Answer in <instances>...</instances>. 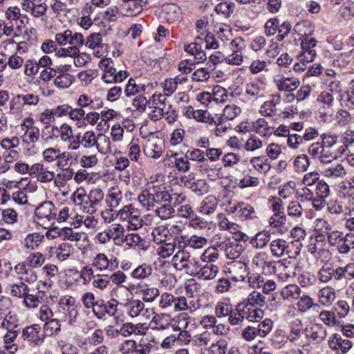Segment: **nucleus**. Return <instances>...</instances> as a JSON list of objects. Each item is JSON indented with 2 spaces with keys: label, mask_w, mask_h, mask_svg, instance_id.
I'll list each match as a JSON object with an SVG mask.
<instances>
[{
  "label": "nucleus",
  "mask_w": 354,
  "mask_h": 354,
  "mask_svg": "<svg viewBox=\"0 0 354 354\" xmlns=\"http://www.w3.org/2000/svg\"><path fill=\"white\" fill-rule=\"evenodd\" d=\"M198 168L203 176L212 181H215L221 178L220 173L222 167L207 161V160L204 163L200 164Z\"/></svg>",
  "instance_id": "21"
},
{
  "label": "nucleus",
  "mask_w": 354,
  "mask_h": 354,
  "mask_svg": "<svg viewBox=\"0 0 354 354\" xmlns=\"http://www.w3.org/2000/svg\"><path fill=\"white\" fill-rule=\"evenodd\" d=\"M328 345L333 351L346 353L352 348L353 343L349 339H344L340 335L334 333L329 337Z\"/></svg>",
  "instance_id": "18"
},
{
  "label": "nucleus",
  "mask_w": 354,
  "mask_h": 354,
  "mask_svg": "<svg viewBox=\"0 0 354 354\" xmlns=\"http://www.w3.org/2000/svg\"><path fill=\"white\" fill-rule=\"evenodd\" d=\"M250 165L259 173L266 175L271 169L270 163L266 156H255L250 159Z\"/></svg>",
  "instance_id": "34"
},
{
  "label": "nucleus",
  "mask_w": 354,
  "mask_h": 354,
  "mask_svg": "<svg viewBox=\"0 0 354 354\" xmlns=\"http://www.w3.org/2000/svg\"><path fill=\"white\" fill-rule=\"evenodd\" d=\"M318 317L319 320L328 327H335L339 324V321L333 311L322 310L319 313Z\"/></svg>",
  "instance_id": "55"
},
{
  "label": "nucleus",
  "mask_w": 354,
  "mask_h": 354,
  "mask_svg": "<svg viewBox=\"0 0 354 354\" xmlns=\"http://www.w3.org/2000/svg\"><path fill=\"white\" fill-rule=\"evenodd\" d=\"M322 174L329 179H343L347 175V171L342 164L335 163L325 167Z\"/></svg>",
  "instance_id": "23"
},
{
  "label": "nucleus",
  "mask_w": 354,
  "mask_h": 354,
  "mask_svg": "<svg viewBox=\"0 0 354 354\" xmlns=\"http://www.w3.org/2000/svg\"><path fill=\"white\" fill-rule=\"evenodd\" d=\"M271 234L269 231L259 232L250 241V243L255 248H263L270 241Z\"/></svg>",
  "instance_id": "43"
},
{
  "label": "nucleus",
  "mask_w": 354,
  "mask_h": 354,
  "mask_svg": "<svg viewBox=\"0 0 354 354\" xmlns=\"http://www.w3.org/2000/svg\"><path fill=\"white\" fill-rule=\"evenodd\" d=\"M198 271V279L204 281H209L216 278L218 273L219 268L214 263L203 262Z\"/></svg>",
  "instance_id": "27"
},
{
  "label": "nucleus",
  "mask_w": 354,
  "mask_h": 354,
  "mask_svg": "<svg viewBox=\"0 0 354 354\" xmlns=\"http://www.w3.org/2000/svg\"><path fill=\"white\" fill-rule=\"evenodd\" d=\"M75 171L71 167L60 169V171L55 174L54 186L59 189L65 187L68 182L72 180Z\"/></svg>",
  "instance_id": "28"
},
{
  "label": "nucleus",
  "mask_w": 354,
  "mask_h": 354,
  "mask_svg": "<svg viewBox=\"0 0 354 354\" xmlns=\"http://www.w3.org/2000/svg\"><path fill=\"white\" fill-rule=\"evenodd\" d=\"M77 226L84 224L87 228L95 229L97 227L98 221L93 214H86V215H78L76 216V223Z\"/></svg>",
  "instance_id": "60"
},
{
  "label": "nucleus",
  "mask_w": 354,
  "mask_h": 354,
  "mask_svg": "<svg viewBox=\"0 0 354 354\" xmlns=\"http://www.w3.org/2000/svg\"><path fill=\"white\" fill-rule=\"evenodd\" d=\"M95 147L97 151L102 154H106L112 151L110 139L103 133H99L97 136Z\"/></svg>",
  "instance_id": "51"
},
{
  "label": "nucleus",
  "mask_w": 354,
  "mask_h": 354,
  "mask_svg": "<svg viewBox=\"0 0 354 354\" xmlns=\"http://www.w3.org/2000/svg\"><path fill=\"white\" fill-rule=\"evenodd\" d=\"M153 241L157 243H162L165 241H170L169 232L168 228L165 225H159L156 227L151 232Z\"/></svg>",
  "instance_id": "42"
},
{
  "label": "nucleus",
  "mask_w": 354,
  "mask_h": 354,
  "mask_svg": "<svg viewBox=\"0 0 354 354\" xmlns=\"http://www.w3.org/2000/svg\"><path fill=\"white\" fill-rule=\"evenodd\" d=\"M174 159V166L178 171L181 172H187L190 169V162L189 158L185 153V156L175 153L172 155Z\"/></svg>",
  "instance_id": "56"
},
{
  "label": "nucleus",
  "mask_w": 354,
  "mask_h": 354,
  "mask_svg": "<svg viewBox=\"0 0 354 354\" xmlns=\"http://www.w3.org/2000/svg\"><path fill=\"white\" fill-rule=\"evenodd\" d=\"M180 180L185 187L190 189L198 196H203L208 192V185L204 179H195L192 175H189Z\"/></svg>",
  "instance_id": "10"
},
{
  "label": "nucleus",
  "mask_w": 354,
  "mask_h": 354,
  "mask_svg": "<svg viewBox=\"0 0 354 354\" xmlns=\"http://www.w3.org/2000/svg\"><path fill=\"white\" fill-rule=\"evenodd\" d=\"M55 42L60 46L68 47L60 48L57 52L59 57L67 55H75L79 52L80 47L84 46V37L82 33L73 32L71 30H66L64 32H58L55 36Z\"/></svg>",
  "instance_id": "1"
},
{
  "label": "nucleus",
  "mask_w": 354,
  "mask_h": 354,
  "mask_svg": "<svg viewBox=\"0 0 354 354\" xmlns=\"http://www.w3.org/2000/svg\"><path fill=\"white\" fill-rule=\"evenodd\" d=\"M301 292V288L297 285L289 284L281 289V296L286 300H297L299 299Z\"/></svg>",
  "instance_id": "37"
},
{
  "label": "nucleus",
  "mask_w": 354,
  "mask_h": 354,
  "mask_svg": "<svg viewBox=\"0 0 354 354\" xmlns=\"http://www.w3.org/2000/svg\"><path fill=\"white\" fill-rule=\"evenodd\" d=\"M217 245L225 251L227 258L230 259H238L243 252V247L236 241L223 239L216 242Z\"/></svg>",
  "instance_id": "16"
},
{
  "label": "nucleus",
  "mask_w": 354,
  "mask_h": 354,
  "mask_svg": "<svg viewBox=\"0 0 354 354\" xmlns=\"http://www.w3.org/2000/svg\"><path fill=\"white\" fill-rule=\"evenodd\" d=\"M266 297L263 294L254 290L249 294L244 302L254 308H261L266 304Z\"/></svg>",
  "instance_id": "45"
},
{
  "label": "nucleus",
  "mask_w": 354,
  "mask_h": 354,
  "mask_svg": "<svg viewBox=\"0 0 354 354\" xmlns=\"http://www.w3.org/2000/svg\"><path fill=\"white\" fill-rule=\"evenodd\" d=\"M61 321L57 318H53L46 322L43 327V333L46 336L51 337L58 334L61 330Z\"/></svg>",
  "instance_id": "44"
},
{
  "label": "nucleus",
  "mask_w": 354,
  "mask_h": 354,
  "mask_svg": "<svg viewBox=\"0 0 354 354\" xmlns=\"http://www.w3.org/2000/svg\"><path fill=\"white\" fill-rule=\"evenodd\" d=\"M182 243L185 244V246H189L194 249H201L207 245V240L204 236L193 234L187 239L184 236V241Z\"/></svg>",
  "instance_id": "50"
},
{
  "label": "nucleus",
  "mask_w": 354,
  "mask_h": 354,
  "mask_svg": "<svg viewBox=\"0 0 354 354\" xmlns=\"http://www.w3.org/2000/svg\"><path fill=\"white\" fill-rule=\"evenodd\" d=\"M127 315L131 318H137L140 321H146L150 319L152 310L145 307V303L140 299H131L123 304Z\"/></svg>",
  "instance_id": "3"
},
{
  "label": "nucleus",
  "mask_w": 354,
  "mask_h": 354,
  "mask_svg": "<svg viewBox=\"0 0 354 354\" xmlns=\"http://www.w3.org/2000/svg\"><path fill=\"white\" fill-rule=\"evenodd\" d=\"M272 263L273 261H270L269 256L264 252L256 253L252 259V266L261 269L265 273H269Z\"/></svg>",
  "instance_id": "31"
},
{
  "label": "nucleus",
  "mask_w": 354,
  "mask_h": 354,
  "mask_svg": "<svg viewBox=\"0 0 354 354\" xmlns=\"http://www.w3.org/2000/svg\"><path fill=\"white\" fill-rule=\"evenodd\" d=\"M6 291L11 296L21 299L29 292L30 288L24 281L18 279L17 281L7 285Z\"/></svg>",
  "instance_id": "25"
},
{
  "label": "nucleus",
  "mask_w": 354,
  "mask_h": 354,
  "mask_svg": "<svg viewBox=\"0 0 354 354\" xmlns=\"http://www.w3.org/2000/svg\"><path fill=\"white\" fill-rule=\"evenodd\" d=\"M255 132L263 137H267L272 134L273 127H270L263 118H259L253 123Z\"/></svg>",
  "instance_id": "48"
},
{
  "label": "nucleus",
  "mask_w": 354,
  "mask_h": 354,
  "mask_svg": "<svg viewBox=\"0 0 354 354\" xmlns=\"http://www.w3.org/2000/svg\"><path fill=\"white\" fill-rule=\"evenodd\" d=\"M44 236L39 233L29 234L26 236L24 241V246L28 250H34L40 245Z\"/></svg>",
  "instance_id": "49"
},
{
  "label": "nucleus",
  "mask_w": 354,
  "mask_h": 354,
  "mask_svg": "<svg viewBox=\"0 0 354 354\" xmlns=\"http://www.w3.org/2000/svg\"><path fill=\"white\" fill-rule=\"evenodd\" d=\"M92 266L100 272L113 271L118 268L117 259L111 256L109 258L104 253H97L92 261Z\"/></svg>",
  "instance_id": "6"
},
{
  "label": "nucleus",
  "mask_w": 354,
  "mask_h": 354,
  "mask_svg": "<svg viewBox=\"0 0 354 354\" xmlns=\"http://www.w3.org/2000/svg\"><path fill=\"white\" fill-rule=\"evenodd\" d=\"M156 207L171 203L173 198L165 187L156 186Z\"/></svg>",
  "instance_id": "52"
},
{
  "label": "nucleus",
  "mask_w": 354,
  "mask_h": 354,
  "mask_svg": "<svg viewBox=\"0 0 354 354\" xmlns=\"http://www.w3.org/2000/svg\"><path fill=\"white\" fill-rule=\"evenodd\" d=\"M74 253L73 246L68 243H62L55 248V255L59 261H65Z\"/></svg>",
  "instance_id": "47"
},
{
  "label": "nucleus",
  "mask_w": 354,
  "mask_h": 354,
  "mask_svg": "<svg viewBox=\"0 0 354 354\" xmlns=\"http://www.w3.org/2000/svg\"><path fill=\"white\" fill-rule=\"evenodd\" d=\"M248 270V264L241 261H234L227 263V272L235 281H244Z\"/></svg>",
  "instance_id": "15"
},
{
  "label": "nucleus",
  "mask_w": 354,
  "mask_h": 354,
  "mask_svg": "<svg viewBox=\"0 0 354 354\" xmlns=\"http://www.w3.org/2000/svg\"><path fill=\"white\" fill-rule=\"evenodd\" d=\"M109 277L110 279V282L111 281L113 283L117 286V287L112 290L111 295L113 297L119 298L120 295H122L124 292V290L122 289V288H124V286L121 285L126 281L127 276L122 271L118 270L112 273L110 276H109Z\"/></svg>",
  "instance_id": "33"
},
{
  "label": "nucleus",
  "mask_w": 354,
  "mask_h": 354,
  "mask_svg": "<svg viewBox=\"0 0 354 354\" xmlns=\"http://www.w3.org/2000/svg\"><path fill=\"white\" fill-rule=\"evenodd\" d=\"M22 337L24 339L31 342L35 345L41 344L45 339V335L41 332V326L37 324L24 328L22 331Z\"/></svg>",
  "instance_id": "14"
},
{
  "label": "nucleus",
  "mask_w": 354,
  "mask_h": 354,
  "mask_svg": "<svg viewBox=\"0 0 354 354\" xmlns=\"http://www.w3.org/2000/svg\"><path fill=\"white\" fill-rule=\"evenodd\" d=\"M145 154L153 159L158 158L162 153V142L158 136L151 134L143 145Z\"/></svg>",
  "instance_id": "5"
},
{
  "label": "nucleus",
  "mask_w": 354,
  "mask_h": 354,
  "mask_svg": "<svg viewBox=\"0 0 354 354\" xmlns=\"http://www.w3.org/2000/svg\"><path fill=\"white\" fill-rule=\"evenodd\" d=\"M33 123L32 118H26L22 124V129L26 130L24 137L32 143L37 142L39 138V130L33 125Z\"/></svg>",
  "instance_id": "32"
},
{
  "label": "nucleus",
  "mask_w": 354,
  "mask_h": 354,
  "mask_svg": "<svg viewBox=\"0 0 354 354\" xmlns=\"http://www.w3.org/2000/svg\"><path fill=\"white\" fill-rule=\"evenodd\" d=\"M35 215L41 221H54L57 216L55 205L51 201H44L39 204L35 211Z\"/></svg>",
  "instance_id": "13"
},
{
  "label": "nucleus",
  "mask_w": 354,
  "mask_h": 354,
  "mask_svg": "<svg viewBox=\"0 0 354 354\" xmlns=\"http://www.w3.org/2000/svg\"><path fill=\"white\" fill-rule=\"evenodd\" d=\"M32 178H36L41 183H54L55 172L50 170L48 167L42 162H35L33 164Z\"/></svg>",
  "instance_id": "7"
},
{
  "label": "nucleus",
  "mask_w": 354,
  "mask_h": 354,
  "mask_svg": "<svg viewBox=\"0 0 354 354\" xmlns=\"http://www.w3.org/2000/svg\"><path fill=\"white\" fill-rule=\"evenodd\" d=\"M156 186L153 185L145 189L138 195V202L147 210L156 207Z\"/></svg>",
  "instance_id": "22"
},
{
  "label": "nucleus",
  "mask_w": 354,
  "mask_h": 354,
  "mask_svg": "<svg viewBox=\"0 0 354 354\" xmlns=\"http://www.w3.org/2000/svg\"><path fill=\"white\" fill-rule=\"evenodd\" d=\"M237 310L240 312V315L244 319L249 322H259L264 314L263 310L261 308H254L244 301L238 304Z\"/></svg>",
  "instance_id": "12"
},
{
  "label": "nucleus",
  "mask_w": 354,
  "mask_h": 354,
  "mask_svg": "<svg viewBox=\"0 0 354 354\" xmlns=\"http://www.w3.org/2000/svg\"><path fill=\"white\" fill-rule=\"evenodd\" d=\"M127 77V73L124 71H116V69L112 67H108L105 65L104 73L102 75V80L106 83L121 82Z\"/></svg>",
  "instance_id": "30"
},
{
  "label": "nucleus",
  "mask_w": 354,
  "mask_h": 354,
  "mask_svg": "<svg viewBox=\"0 0 354 354\" xmlns=\"http://www.w3.org/2000/svg\"><path fill=\"white\" fill-rule=\"evenodd\" d=\"M171 317L168 314H156L151 320V324H154L153 329L157 330H163L167 329L170 325Z\"/></svg>",
  "instance_id": "38"
},
{
  "label": "nucleus",
  "mask_w": 354,
  "mask_h": 354,
  "mask_svg": "<svg viewBox=\"0 0 354 354\" xmlns=\"http://www.w3.org/2000/svg\"><path fill=\"white\" fill-rule=\"evenodd\" d=\"M15 272L19 276V279L26 283H33L37 280L36 270L27 266L24 263H19L15 266Z\"/></svg>",
  "instance_id": "19"
},
{
  "label": "nucleus",
  "mask_w": 354,
  "mask_h": 354,
  "mask_svg": "<svg viewBox=\"0 0 354 354\" xmlns=\"http://www.w3.org/2000/svg\"><path fill=\"white\" fill-rule=\"evenodd\" d=\"M148 327L143 324H134L131 322L124 324L120 329V333L124 337H129L131 335H142L147 333Z\"/></svg>",
  "instance_id": "26"
},
{
  "label": "nucleus",
  "mask_w": 354,
  "mask_h": 354,
  "mask_svg": "<svg viewBox=\"0 0 354 354\" xmlns=\"http://www.w3.org/2000/svg\"><path fill=\"white\" fill-rule=\"evenodd\" d=\"M45 260V257L42 253L35 252L28 255L23 263L36 270L44 264Z\"/></svg>",
  "instance_id": "41"
},
{
  "label": "nucleus",
  "mask_w": 354,
  "mask_h": 354,
  "mask_svg": "<svg viewBox=\"0 0 354 354\" xmlns=\"http://www.w3.org/2000/svg\"><path fill=\"white\" fill-rule=\"evenodd\" d=\"M44 161L48 164H51L59 159L71 157V153L68 151H60L59 149L49 147L44 149L41 153Z\"/></svg>",
  "instance_id": "29"
},
{
  "label": "nucleus",
  "mask_w": 354,
  "mask_h": 354,
  "mask_svg": "<svg viewBox=\"0 0 354 354\" xmlns=\"http://www.w3.org/2000/svg\"><path fill=\"white\" fill-rule=\"evenodd\" d=\"M337 298L335 288L330 286H326L317 292L318 302L326 308L333 305Z\"/></svg>",
  "instance_id": "20"
},
{
  "label": "nucleus",
  "mask_w": 354,
  "mask_h": 354,
  "mask_svg": "<svg viewBox=\"0 0 354 354\" xmlns=\"http://www.w3.org/2000/svg\"><path fill=\"white\" fill-rule=\"evenodd\" d=\"M217 207L216 198L212 196L207 197L200 204L199 212L204 214H210L213 213Z\"/></svg>",
  "instance_id": "54"
},
{
  "label": "nucleus",
  "mask_w": 354,
  "mask_h": 354,
  "mask_svg": "<svg viewBox=\"0 0 354 354\" xmlns=\"http://www.w3.org/2000/svg\"><path fill=\"white\" fill-rule=\"evenodd\" d=\"M57 314L63 322L73 325L79 314L76 299L69 295L61 297L57 305Z\"/></svg>",
  "instance_id": "2"
},
{
  "label": "nucleus",
  "mask_w": 354,
  "mask_h": 354,
  "mask_svg": "<svg viewBox=\"0 0 354 354\" xmlns=\"http://www.w3.org/2000/svg\"><path fill=\"white\" fill-rule=\"evenodd\" d=\"M289 328L290 331L286 337L287 340L295 345L304 346L305 345L304 338L305 329H304L302 321L299 319H296L290 324Z\"/></svg>",
  "instance_id": "4"
},
{
  "label": "nucleus",
  "mask_w": 354,
  "mask_h": 354,
  "mask_svg": "<svg viewBox=\"0 0 354 354\" xmlns=\"http://www.w3.org/2000/svg\"><path fill=\"white\" fill-rule=\"evenodd\" d=\"M147 3L146 0H132L130 2L122 4L121 8L124 10L125 16H135L139 14Z\"/></svg>",
  "instance_id": "35"
},
{
  "label": "nucleus",
  "mask_w": 354,
  "mask_h": 354,
  "mask_svg": "<svg viewBox=\"0 0 354 354\" xmlns=\"http://www.w3.org/2000/svg\"><path fill=\"white\" fill-rule=\"evenodd\" d=\"M22 8L30 12L34 17L39 18L46 15L48 6L44 0H24L22 3Z\"/></svg>",
  "instance_id": "9"
},
{
  "label": "nucleus",
  "mask_w": 354,
  "mask_h": 354,
  "mask_svg": "<svg viewBox=\"0 0 354 354\" xmlns=\"http://www.w3.org/2000/svg\"><path fill=\"white\" fill-rule=\"evenodd\" d=\"M328 335L326 328L321 324H313L310 328H305L306 337L313 344H320Z\"/></svg>",
  "instance_id": "11"
},
{
  "label": "nucleus",
  "mask_w": 354,
  "mask_h": 354,
  "mask_svg": "<svg viewBox=\"0 0 354 354\" xmlns=\"http://www.w3.org/2000/svg\"><path fill=\"white\" fill-rule=\"evenodd\" d=\"M218 225L221 230H227L232 234L239 232V226L234 222L230 221L224 214L217 215Z\"/></svg>",
  "instance_id": "39"
},
{
  "label": "nucleus",
  "mask_w": 354,
  "mask_h": 354,
  "mask_svg": "<svg viewBox=\"0 0 354 354\" xmlns=\"http://www.w3.org/2000/svg\"><path fill=\"white\" fill-rule=\"evenodd\" d=\"M151 273L152 268L151 266L143 263L135 268L131 275L133 278L136 279H144L150 276Z\"/></svg>",
  "instance_id": "59"
},
{
  "label": "nucleus",
  "mask_w": 354,
  "mask_h": 354,
  "mask_svg": "<svg viewBox=\"0 0 354 354\" xmlns=\"http://www.w3.org/2000/svg\"><path fill=\"white\" fill-rule=\"evenodd\" d=\"M289 249V243L282 239H274L270 243V252L273 257L277 258L288 255L290 252Z\"/></svg>",
  "instance_id": "24"
},
{
  "label": "nucleus",
  "mask_w": 354,
  "mask_h": 354,
  "mask_svg": "<svg viewBox=\"0 0 354 354\" xmlns=\"http://www.w3.org/2000/svg\"><path fill=\"white\" fill-rule=\"evenodd\" d=\"M76 216L77 214L75 212L73 207L65 206L62 208L55 218L59 223L68 222L70 223H76Z\"/></svg>",
  "instance_id": "36"
},
{
  "label": "nucleus",
  "mask_w": 354,
  "mask_h": 354,
  "mask_svg": "<svg viewBox=\"0 0 354 354\" xmlns=\"http://www.w3.org/2000/svg\"><path fill=\"white\" fill-rule=\"evenodd\" d=\"M84 45L85 46L95 49L102 46V36L100 32H93L90 34L86 39L84 38Z\"/></svg>",
  "instance_id": "61"
},
{
  "label": "nucleus",
  "mask_w": 354,
  "mask_h": 354,
  "mask_svg": "<svg viewBox=\"0 0 354 354\" xmlns=\"http://www.w3.org/2000/svg\"><path fill=\"white\" fill-rule=\"evenodd\" d=\"M354 248V233H348L344 236L341 243L337 245V250L340 254H348Z\"/></svg>",
  "instance_id": "53"
},
{
  "label": "nucleus",
  "mask_w": 354,
  "mask_h": 354,
  "mask_svg": "<svg viewBox=\"0 0 354 354\" xmlns=\"http://www.w3.org/2000/svg\"><path fill=\"white\" fill-rule=\"evenodd\" d=\"M288 215L297 218L302 219L304 216V209L301 205L296 201H291L287 207Z\"/></svg>",
  "instance_id": "64"
},
{
  "label": "nucleus",
  "mask_w": 354,
  "mask_h": 354,
  "mask_svg": "<svg viewBox=\"0 0 354 354\" xmlns=\"http://www.w3.org/2000/svg\"><path fill=\"white\" fill-rule=\"evenodd\" d=\"M59 236L64 240H68L71 241H80L82 236V233L75 232L71 227L62 228L58 233Z\"/></svg>",
  "instance_id": "63"
},
{
  "label": "nucleus",
  "mask_w": 354,
  "mask_h": 354,
  "mask_svg": "<svg viewBox=\"0 0 354 354\" xmlns=\"http://www.w3.org/2000/svg\"><path fill=\"white\" fill-rule=\"evenodd\" d=\"M140 293L142 300L146 302H153L160 295L159 290L155 287H151L147 284L140 286Z\"/></svg>",
  "instance_id": "46"
},
{
  "label": "nucleus",
  "mask_w": 354,
  "mask_h": 354,
  "mask_svg": "<svg viewBox=\"0 0 354 354\" xmlns=\"http://www.w3.org/2000/svg\"><path fill=\"white\" fill-rule=\"evenodd\" d=\"M156 214L162 220H167L173 216L174 214V208L171 203L161 205L155 207Z\"/></svg>",
  "instance_id": "57"
},
{
  "label": "nucleus",
  "mask_w": 354,
  "mask_h": 354,
  "mask_svg": "<svg viewBox=\"0 0 354 354\" xmlns=\"http://www.w3.org/2000/svg\"><path fill=\"white\" fill-rule=\"evenodd\" d=\"M59 133L58 137L62 142H70L73 138V133L72 128L70 125L64 123L59 127H53Z\"/></svg>",
  "instance_id": "58"
},
{
  "label": "nucleus",
  "mask_w": 354,
  "mask_h": 354,
  "mask_svg": "<svg viewBox=\"0 0 354 354\" xmlns=\"http://www.w3.org/2000/svg\"><path fill=\"white\" fill-rule=\"evenodd\" d=\"M269 273H274L283 281H287L295 274L293 266L290 262L287 263L283 260L273 261Z\"/></svg>",
  "instance_id": "8"
},
{
  "label": "nucleus",
  "mask_w": 354,
  "mask_h": 354,
  "mask_svg": "<svg viewBox=\"0 0 354 354\" xmlns=\"http://www.w3.org/2000/svg\"><path fill=\"white\" fill-rule=\"evenodd\" d=\"M18 336V331L16 330H8L3 336L4 348L10 354H15L17 351V344L13 342Z\"/></svg>",
  "instance_id": "40"
},
{
  "label": "nucleus",
  "mask_w": 354,
  "mask_h": 354,
  "mask_svg": "<svg viewBox=\"0 0 354 354\" xmlns=\"http://www.w3.org/2000/svg\"><path fill=\"white\" fill-rule=\"evenodd\" d=\"M184 241V236H176L172 239V241H165L160 245L156 249V253L161 258L166 259L172 255L176 250L178 245L182 244Z\"/></svg>",
  "instance_id": "17"
},
{
  "label": "nucleus",
  "mask_w": 354,
  "mask_h": 354,
  "mask_svg": "<svg viewBox=\"0 0 354 354\" xmlns=\"http://www.w3.org/2000/svg\"><path fill=\"white\" fill-rule=\"evenodd\" d=\"M333 266L330 264H324L318 271L317 277L320 282L329 283L333 279Z\"/></svg>",
  "instance_id": "62"
}]
</instances>
